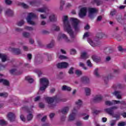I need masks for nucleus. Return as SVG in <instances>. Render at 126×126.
<instances>
[{"label": "nucleus", "instance_id": "obj_42", "mask_svg": "<svg viewBox=\"0 0 126 126\" xmlns=\"http://www.w3.org/2000/svg\"><path fill=\"white\" fill-rule=\"evenodd\" d=\"M87 64L88 66H90V67H92V63H91V62L90 61V60H88L87 62Z\"/></svg>", "mask_w": 126, "mask_h": 126}, {"label": "nucleus", "instance_id": "obj_12", "mask_svg": "<svg viewBox=\"0 0 126 126\" xmlns=\"http://www.w3.org/2000/svg\"><path fill=\"white\" fill-rule=\"evenodd\" d=\"M118 108H119V107H118L117 106H114L110 108L105 109V112H106V113H108L110 115H113V111H114L115 110H117V109H118Z\"/></svg>", "mask_w": 126, "mask_h": 126}, {"label": "nucleus", "instance_id": "obj_48", "mask_svg": "<svg viewBox=\"0 0 126 126\" xmlns=\"http://www.w3.org/2000/svg\"><path fill=\"white\" fill-rule=\"evenodd\" d=\"M21 5L24 8H28V5L24 3H21Z\"/></svg>", "mask_w": 126, "mask_h": 126}, {"label": "nucleus", "instance_id": "obj_47", "mask_svg": "<svg viewBox=\"0 0 126 126\" xmlns=\"http://www.w3.org/2000/svg\"><path fill=\"white\" fill-rule=\"evenodd\" d=\"M69 74H73V68L71 67L68 71Z\"/></svg>", "mask_w": 126, "mask_h": 126}, {"label": "nucleus", "instance_id": "obj_35", "mask_svg": "<svg viewBox=\"0 0 126 126\" xmlns=\"http://www.w3.org/2000/svg\"><path fill=\"white\" fill-rule=\"evenodd\" d=\"M79 65H80V66H81V67H83V69H85V70H86V69H87V67H85V66H84V63H83L80 62V63H79Z\"/></svg>", "mask_w": 126, "mask_h": 126}, {"label": "nucleus", "instance_id": "obj_28", "mask_svg": "<svg viewBox=\"0 0 126 126\" xmlns=\"http://www.w3.org/2000/svg\"><path fill=\"white\" fill-rule=\"evenodd\" d=\"M25 79L26 80H27L28 81H29L30 83H32V82L34 81V80H33V78H32V77H31V76H28L26 77Z\"/></svg>", "mask_w": 126, "mask_h": 126}, {"label": "nucleus", "instance_id": "obj_26", "mask_svg": "<svg viewBox=\"0 0 126 126\" xmlns=\"http://www.w3.org/2000/svg\"><path fill=\"white\" fill-rule=\"evenodd\" d=\"M62 90L64 91H71V88L64 85L62 87Z\"/></svg>", "mask_w": 126, "mask_h": 126}, {"label": "nucleus", "instance_id": "obj_63", "mask_svg": "<svg viewBox=\"0 0 126 126\" xmlns=\"http://www.w3.org/2000/svg\"><path fill=\"white\" fill-rule=\"evenodd\" d=\"M44 106H45V105H44V104H43L42 103L39 104L40 108H44Z\"/></svg>", "mask_w": 126, "mask_h": 126}, {"label": "nucleus", "instance_id": "obj_36", "mask_svg": "<svg viewBox=\"0 0 126 126\" xmlns=\"http://www.w3.org/2000/svg\"><path fill=\"white\" fill-rule=\"evenodd\" d=\"M23 36H24V37H25V38H28V37L30 36V33L25 32H23Z\"/></svg>", "mask_w": 126, "mask_h": 126}, {"label": "nucleus", "instance_id": "obj_40", "mask_svg": "<svg viewBox=\"0 0 126 126\" xmlns=\"http://www.w3.org/2000/svg\"><path fill=\"white\" fill-rule=\"evenodd\" d=\"M89 36H90V33H89V32H86L83 35V39H85V38H87L89 37Z\"/></svg>", "mask_w": 126, "mask_h": 126}, {"label": "nucleus", "instance_id": "obj_37", "mask_svg": "<svg viewBox=\"0 0 126 126\" xmlns=\"http://www.w3.org/2000/svg\"><path fill=\"white\" fill-rule=\"evenodd\" d=\"M18 26H22L24 24V21L21 20L17 23Z\"/></svg>", "mask_w": 126, "mask_h": 126}, {"label": "nucleus", "instance_id": "obj_9", "mask_svg": "<svg viewBox=\"0 0 126 126\" xmlns=\"http://www.w3.org/2000/svg\"><path fill=\"white\" fill-rule=\"evenodd\" d=\"M88 42L92 47H97L100 45V41L94 40V41L90 38L88 39Z\"/></svg>", "mask_w": 126, "mask_h": 126}, {"label": "nucleus", "instance_id": "obj_52", "mask_svg": "<svg viewBox=\"0 0 126 126\" xmlns=\"http://www.w3.org/2000/svg\"><path fill=\"white\" fill-rule=\"evenodd\" d=\"M94 2L96 3L97 5H100V0H94Z\"/></svg>", "mask_w": 126, "mask_h": 126}, {"label": "nucleus", "instance_id": "obj_14", "mask_svg": "<svg viewBox=\"0 0 126 126\" xmlns=\"http://www.w3.org/2000/svg\"><path fill=\"white\" fill-rule=\"evenodd\" d=\"M0 59H1L2 63H4L5 62H6L7 60H8L7 56L1 53H0Z\"/></svg>", "mask_w": 126, "mask_h": 126}, {"label": "nucleus", "instance_id": "obj_62", "mask_svg": "<svg viewBox=\"0 0 126 126\" xmlns=\"http://www.w3.org/2000/svg\"><path fill=\"white\" fill-rule=\"evenodd\" d=\"M61 53H62V54H66V52H65V51L63 49L61 50Z\"/></svg>", "mask_w": 126, "mask_h": 126}, {"label": "nucleus", "instance_id": "obj_30", "mask_svg": "<svg viewBox=\"0 0 126 126\" xmlns=\"http://www.w3.org/2000/svg\"><path fill=\"white\" fill-rule=\"evenodd\" d=\"M64 4H65V2L63 0H61L60 2V9L61 10H63V5H64Z\"/></svg>", "mask_w": 126, "mask_h": 126}, {"label": "nucleus", "instance_id": "obj_34", "mask_svg": "<svg viewBox=\"0 0 126 126\" xmlns=\"http://www.w3.org/2000/svg\"><path fill=\"white\" fill-rule=\"evenodd\" d=\"M47 8L46 7H44V8H39L37 10V11H39V12H46V10Z\"/></svg>", "mask_w": 126, "mask_h": 126}, {"label": "nucleus", "instance_id": "obj_1", "mask_svg": "<svg viewBox=\"0 0 126 126\" xmlns=\"http://www.w3.org/2000/svg\"><path fill=\"white\" fill-rule=\"evenodd\" d=\"M62 21L63 22L64 31L69 34L71 38H75V34H74V32H73V27L76 32H78V31H79L80 29V28L78 25L80 22L79 20L76 18H71L70 19V22L72 23V26L68 21V17L67 16H63L62 17Z\"/></svg>", "mask_w": 126, "mask_h": 126}, {"label": "nucleus", "instance_id": "obj_18", "mask_svg": "<svg viewBox=\"0 0 126 126\" xmlns=\"http://www.w3.org/2000/svg\"><path fill=\"white\" fill-rule=\"evenodd\" d=\"M102 99H103V97L102 96V95L101 94H98V95H96L94 97V100L95 102H99V101H101V100H102Z\"/></svg>", "mask_w": 126, "mask_h": 126}, {"label": "nucleus", "instance_id": "obj_8", "mask_svg": "<svg viewBox=\"0 0 126 126\" xmlns=\"http://www.w3.org/2000/svg\"><path fill=\"white\" fill-rule=\"evenodd\" d=\"M87 13V8L83 7L80 8L79 12V16L80 18H83L84 16H86Z\"/></svg>", "mask_w": 126, "mask_h": 126}, {"label": "nucleus", "instance_id": "obj_6", "mask_svg": "<svg viewBox=\"0 0 126 126\" xmlns=\"http://www.w3.org/2000/svg\"><path fill=\"white\" fill-rule=\"evenodd\" d=\"M117 104H121V105H126V103L124 101H120V100H113L112 101H105V105H107V106H112V105H116Z\"/></svg>", "mask_w": 126, "mask_h": 126}, {"label": "nucleus", "instance_id": "obj_15", "mask_svg": "<svg viewBox=\"0 0 126 126\" xmlns=\"http://www.w3.org/2000/svg\"><path fill=\"white\" fill-rule=\"evenodd\" d=\"M89 57V55L87 54V53L86 52L84 51L81 53V59H83L84 60H86V59H88Z\"/></svg>", "mask_w": 126, "mask_h": 126}, {"label": "nucleus", "instance_id": "obj_25", "mask_svg": "<svg viewBox=\"0 0 126 126\" xmlns=\"http://www.w3.org/2000/svg\"><path fill=\"white\" fill-rule=\"evenodd\" d=\"M57 58H59L60 60H65L67 59V57L66 56H65L64 55H61V53H58L57 54Z\"/></svg>", "mask_w": 126, "mask_h": 126}, {"label": "nucleus", "instance_id": "obj_27", "mask_svg": "<svg viewBox=\"0 0 126 126\" xmlns=\"http://www.w3.org/2000/svg\"><path fill=\"white\" fill-rule=\"evenodd\" d=\"M0 97H3V98H7V97H8V94L6 92L0 93Z\"/></svg>", "mask_w": 126, "mask_h": 126}, {"label": "nucleus", "instance_id": "obj_56", "mask_svg": "<svg viewBox=\"0 0 126 126\" xmlns=\"http://www.w3.org/2000/svg\"><path fill=\"white\" fill-rule=\"evenodd\" d=\"M102 121L103 123H106V122H107V118H102Z\"/></svg>", "mask_w": 126, "mask_h": 126}, {"label": "nucleus", "instance_id": "obj_41", "mask_svg": "<svg viewBox=\"0 0 126 126\" xmlns=\"http://www.w3.org/2000/svg\"><path fill=\"white\" fill-rule=\"evenodd\" d=\"M98 70H99L98 68H96L94 70V74L95 75V76H99V73H98Z\"/></svg>", "mask_w": 126, "mask_h": 126}, {"label": "nucleus", "instance_id": "obj_10", "mask_svg": "<svg viewBox=\"0 0 126 126\" xmlns=\"http://www.w3.org/2000/svg\"><path fill=\"white\" fill-rule=\"evenodd\" d=\"M58 40H62V39H64L65 42L67 43H70V40L67 38L66 35L63 33H61L58 35Z\"/></svg>", "mask_w": 126, "mask_h": 126}, {"label": "nucleus", "instance_id": "obj_55", "mask_svg": "<svg viewBox=\"0 0 126 126\" xmlns=\"http://www.w3.org/2000/svg\"><path fill=\"white\" fill-rule=\"evenodd\" d=\"M28 59H29V60L32 59V55L31 54H28Z\"/></svg>", "mask_w": 126, "mask_h": 126}, {"label": "nucleus", "instance_id": "obj_64", "mask_svg": "<svg viewBox=\"0 0 126 126\" xmlns=\"http://www.w3.org/2000/svg\"><path fill=\"white\" fill-rule=\"evenodd\" d=\"M30 44H34V40H33L32 39H30Z\"/></svg>", "mask_w": 126, "mask_h": 126}, {"label": "nucleus", "instance_id": "obj_59", "mask_svg": "<svg viewBox=\"0 0 126 126\" xmlns=\"http://www.w3.org/2000/svg\"><path fill=\"white\" fill-rule=\"evenodd\" d=\"M121 116H123V118H126V113H121L120 114Z\"/></svg>", "mask_w": 126, "mask_h": 126}, {"label": "nucleus", "instance_id": "obj_31", "mask_svg": "<svg viewBox=\"0 0 126 126\" xmlns=\"http://www.w3.org/2000/svg\"><path fill=\"white\" fill-rule=\"evenodd\" d=\"M68 107H66L61 110V112L62 113V114H66V113L68 112Z\"/></svg>", "mask_w": 126, "mask_h": 126}, {"label": "nucleus", "instance_id": "obj_21", "mask_svg": "<svg viewBox=\"0 0 126 126\" xmlns=\"http://www.w3.org/2000/svg\"><path fill=\"white\" fill-rule=\"evenodd\" d=\"M113 95L116 96L118 99H121L122 98V94L120 92L115 91L113 93Z\"/></svg>", "mask_w": 126, "mask_h": 126}, {"label": "nucleus", "instance_id": "obj_3", "mask_svg": "<svg viewBox=\"0 0 126 126\" xmlns=\"http://www.w3.org/2000/svg\"><path fill=\"white\" fill-rule=\"evenodd\" d=\"M40 91H44L48 85H49V80L46 78H42L40 79Z\"/></svg>", "mask_w": 126, "mask_h": 126}, {"label": "nucleus", "instance_id": "obj_50", "mask_svg": "<svg viewBox=\"0 0 126 126\" xmlns=\"http://www.w3.org/2000/svg\"><path fill=\"white\" fill-rule=\"evenodd\" d=\"M126 125V123L121 122L118 124V126H125Z\"/></svg>", "mask_w": 126, "mask_h": 126}, {"label": "nucleus", "instance_id": "obj_49", "mask_svg": "<svg viewBox=\"0 0 126 126\" xmlns=\"http://www.w3.org/2000/svg\"><path fill=\"white\" fill-rule=\"evenodd\" d=\"M40 18H41V19H46V18H47V15H44V14H41Z\"/></svg>", "mask_w": 126, "mask_h": 126}, {"label": "nucleus", "instance_id": "obj_29", "mask_svg": "<svg viewBox=\"0 0 126 126\" xmlns=\"http://www.w3.org/2000/svg\"><path fill=\"white\" fill-rule=\"evenodd\" d=\"M10 73H11V74H16V75H18L19 73H18V72H17V70L15 69H12L10 70Z\"/></svg>", "mask_w": 126, "mask_h": 126}, {"label": "nucleus", "instance_id": "obj_22", "mask_svg": "<svg viewBox=\"0 0 126 126\" xmlns=\"http://www.w3.org/2000/svg\"><path fill=\"white\" fill-rule=\"evenodd\" d=\"M0 82L3 83L4 85H6L7 86H8V85H9V82L7 80L0 79Z\"/></svg>", "mask_w": 126, "mask_h": 126}, {"label": "nucleus", "instance_id": "obj_23", "mask_svg": "<svg viewBox=\"0 0 126 126\" xmlns=\"http://www.w3.org/2000/svg\"><path fill=\"white\" fill-rule=\"evenodd\" d=\"M81 81H83L84 82H86V83H88V82H89V77H88L86 76H83L81 78Z\"/></svg>", "mask_w": 126, "mask_h": 126}, {"label": "nucleus", "instance_id": "obj_24", "mask_svg": "<svg viewBox=\"0 0 126 126\" xmlns=\"http://www.w3.org/2000/svg\"><path fill=\"white\" fill-rule=\"evenodd\" d=\"M85 92L87 96H89L91 94V90L89 88H85Z\"/></svg>", "mask_w": 126, "mask_h": 126}, {"label": "nucleus", "instance_id": "obj_58", "mask_svg": "<svg viewBox=\"0 0 126 126\" xmlns=\"http://www.w3.org/2000/svg\"><path fill=\"white\" fill-rule=\"evenodd\" d=\"M90 28V26H89V25H87L85 27V29L86 30H88V29H89Z\"/></svg>", "mask_w": 126, "mask_h": 126}, {"label": "nucleus", "instance_id": "obj_20", "mask_svg": "<svg viewBox=\"0 0 126 126\" xmlns=\"http://www.w3.org/2000/svg\"><path fill=\"white\" fill-rule=\"evenodd\" d=\"M5 14L8 15V16H11L13 14V11L11 10L10 9H7L5 11Z\"/></svg>", "mask_w": 126, "mask_h": 126}, {"label": "nucleus", "instance_id": "obj_16", "mask_svg": "<svg viewBox=\"0 0 126 126\" xmlns=\"http://www.w3.org/2000/svg\"><path fill=\"white\" fill-rule=\"evenodd\" d=\"M32 111L33 110H32V109H29L28 110V112L29 113L27 118L28 121H31V120H32V118H33V116L32 115V114L31 113H32Z\"/></svg>", "mask_w": 126, "mask_h": 126}, {"label": "nucleus", "instance_id": "obj_38", "mask_svg": "<svg viewBox=\"0 0 126 126\" xmlns=\"http://www.w3.org/2000/svg\"><path fill=\"white\" fill-rule=\"evenodd\" d=\"M70 53L71 55H75V54H76V50L74 49H71L70 50Z\"/></svg>", "mask_w": 126, "mask_h": 126}, {"label": "nucleus", "instance_id": "obj_44", "mask_svg": "<svg viewBox=\"0 0 126 126\" xmlns=\"http://www.w3.org/2000/svg\"><path fill=\"white\" fill-rule=\"evenodd\" d=\"M25 29H26V30H28V31H32V30H33V28L30 27H25Z\"/></svg>", "mask_w": 126, "mask_h": 126}, {"label": "nucleus", "instance_id": "obj_54", "mask_svg": "<svg viewBox=\"0 0 126 126\" xmlns=\"http://www.w3.org/2000/svg\"><path fill=\"white\" fill-rule=\"evenodd\" d=\"M113 117L114 118H116L117 120H119L120 119V115H115Z\"/></svg>", "mask_w": 126, "mask_h": 126}, {"label": "nucleus", "instance_id": "obj_19", "mask_svg": "<svg viewBox=\"0 0 126 126\" xmlns=\"http://www.w3.org/2000/svg\"><path fill=\"white\" fill-rule=\"evenodd\" d=\"M92 59L94 62H95V63H99V62L101 61V58L96 55H93L92 57Z\"/></svg>", "mask_w": 126, "mask_h": 126}, {"label": "nucleus", "instance_id": "obj_43", "mask_svg": "<svg viewBox=\"0 0 126 126\" xmlns=\"http://www.w3.org/2000/svg\"><path fill=\"white\" fill-rule=\"evenodd\" d=\"M54 43H55V42L54 41H52L50 43V44H49L47 45L48 48H52V47H53V46H54Z\"/></svg>", "mask_w": 126, "mask_h": 126}, {"label": "nucleus", "instance_id": "obj_46", "mask_svg": "<svg viewBox=\"0 0 126 126\" xmlns=\"http://www.w3.org/2000/svg\"><path fill=\"white\" fill-rule=\"evenodd\" d=\"M5 3L6 4H11L12 1L10 0H5Z\"/></svg>", "mask_w": 126, "mask_h": 126}, {"label": "nucleus", "instance_id": "obj_5", "mask_svg": "<svg viewBox=\"0 0 126 126\" xmlns=\"http://www.w3.org/2000/svg\"><path fill=\"white\" fill-rule=\"evenodd\" d=\"M56 99H57V96L53 97H45V100L47 102L49 107L51 109H53V108H54L56 106V105L53 104V102H54Z\"/></svg>", "mask_w": 126, "mask_h": 126}, {"label": "nucleus", "instance_id": "obj_60", "mask_svg": "<svg viewBox=\"0 0 126 126\" xmlns=\"http://www.w3.org/2000/svg\"><path fill=\"white\" fill-rule=\"evenodd\" d=\"M47 119V116H44L43 117V118L41 119L42 122H45L46 121V119Z\"/></svg>", "mask_w": 126, "mask_h": 126}, {"label": "nucleus", "instance_id": "obj_17", "mask_svg": "<svg viewBox=\"0 0 126 126\" xmlns=\"http://www.w3.org/2000/svg\"><path fill=\"white\" fill-rule=\"evenodd\" d=\"M49 20L52 22L57 21V16L55 14H51L49 16Z\"/></svg>", "mask_w": 126, "mask_h": 126}, {"label": "nucleus", "instance_id": "obj_57", "mask_svg": "<svg viewBox=\"0 0 126 126\" xmlns=\"http://www.w3.org/2000/svg\"><path fill=\"white\" fill-rule=\"evenodd\" d=\"M50 119H53V117H55V114L54 113H51L49 115Z\"/></svg>", "mask_w": 126, "mask_h": 126}, {"label": "nucleus", "instance_id": "obj_61", "mask_svg": "<svg viewBox=\"0 0 126 126\" xmlns=\"http://www.w3.org/2000/svg\"><path fill=\"white\" fill-rule=\"evenodd\" d=\"M101 19H102V16H99L97 17V21H101Z\"/></svg>", "mask_w": 126, "mask_h": 126}, {"label": "nucleus", "instance_id": "obj_32", "mask_svg": "<svg viewBox=\"0 0 126 126\" xmlns=\"http://www.w3.org/2000/svg\"><path fill=\"white\" fill-rule=\"evenodd\" d=\"M0 126H6V125H7V122L4 121V120L2 119L0 120Z\"/></svg>", "mask_w": 126, "mask_h": 126}, {"label": "nucleus", "instance_id": "obj_33", "mask_svg": "<svg viewBox=\"0 0 126 126\" xmlns=\"http://www.w3.org/2000/svg\"><path fill=\"white\" fill-rule=\"evenodd\" d=\"M13 51L14 53H15V54H16L17 55H19V54H20L21 53L20 50H19V49L14 48L13 49Z\"/></svg>", "mask_w": 126, "mask_h": 126}, {"label": "nucleus", "instance_id": "obj_2", "mask_svg": "<svg viewBox=\"0 0 126 126\" xmlns=\"http://www.w3.org/2000/svg\"><path fill=\"white\" fill-rule=\"evenodd\" d=\"M76 105L73 109L72 110L71 113L69 115L68 118V121H74L75 119V116H76V112L77 110L80 108V106L82 105V101L81 100L79 99L75 102Z\"/></svg>", "mask_w": 126, "mask_h": 126}, {"label": "nucleus", "instance_id": "obj_39", "mask_svg": "<svg viewBox=\"0 0 126 126\" xmlns=\"http://www.w3.org/2000/svg\"><path fill=\"white\" fill-rule=\"evenodd\" d=\"M75 73L76 75L79 76L82 74V72L80 70H76L75 71Z\"/></svg>", "mask_w": 126, "mask_h": 126}, {"label": "nucleus", "instance_id": "obj_11", "mask_svg": "<svg viewBox=\"0 0 126 126\" xmlns=\"http://www.w3.org/2000/svg\"><path fill=\"white\" fill-rule=\"evenodd\" d=\"M56 65L58 68H66V67L68 66V63L66 62H62L58 63Z\"/></svg>", "mask_w": 126, "mask_h": 126}, {"label": "nucleus", "instance_id": "obj_13", "mask_svg": "<svg viewBox=\"0 0 126 126\" xmlns=\"http://www.w3.org/2000/svg\"><path fill=\"white\" fill-rule=\"evenodd\" d=\"M8 120L10 122H13V121L15 119V115L12 113H9L7 115Z\"/></svg>", "mask_w": 126, "mask_h": 126}, {"label": "nucleus", "instance_id": "obj_51", "mask_svg": "<svg viewBox=\"0 0 126 126\" xmlns=\"http://www.w3.org/2000/svg\"><path fill=\"white\" fill-rule=\"evenodd\" d=\"M20 119L22 122H25V118L24 117V115H21L20 116Z\"/></svg>", "mask_w": 126, "mask_h": 126}, {"label": "nucleus", "instance_id": "obj_53", "mask_svg": "<svg viewBox=\"0 0 126 126\" xmlns=\"http://www.w3.org/2000/svg\"><path fill=\"white\" fill-rule=\"evenodd\" d=\"M115 14H116V10H115L111 11L110 13V14L112 15V16H113V15H115Z\"/></svg>", "mask_w": 126, "mask_h": 126}, {"label": "nucleus", "instance_id": "obj_4", "mask_svg": "<svg viewBox=\"0 0 126 126\" xmlns=\"http://www.w3.org/2000/svg\"><path fill=\"white\" fill-rule=\"evenodd\" d=\"M37 16L33 13H29L27 18V21L31 25H35V22L32 21V18H36Z\"/></svg>", "mask_w": 126, "mask_h": 126}, {"label": "nucleus", "instance_id": "obj_45", "mask_svg": "<svg viewBox=\"0 0 126 126\" xmlns=\"http://www.w3.org/2000/svg\"><path fill=\"white\" fill-rule=\"evenodd\" d=\"M116 125V120H111L110 121V126H114Z\"/></svg>", "mask_w": 126, "mask_h": 126}, {"label": "nucleus", "instance_id": "obj_7", "mask_svg": "<svg viewBox=\"0 0 126 126\" xmlns=\"http://www.w3.org/2000/svg\"><path fill=\"white\" fill-rule=\"evenodd\" d=\"M97 12L98 9H96V8H88L89 17L90 18H93L95 16V13H97Z\"/></svg>", "mask_w": 126, "mask_h": 126}]
</instances>
